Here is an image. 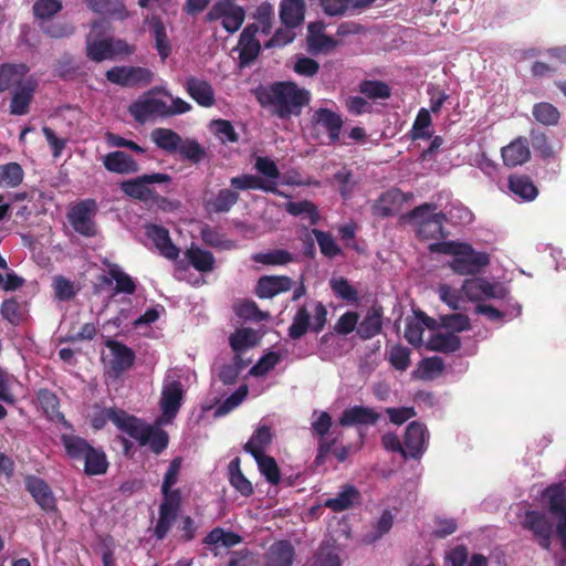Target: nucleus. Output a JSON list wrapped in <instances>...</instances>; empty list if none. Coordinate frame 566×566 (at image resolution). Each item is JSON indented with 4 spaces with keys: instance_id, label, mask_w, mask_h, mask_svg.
<instances>
[{
    "instance_id": "473e14b6",
    "label": "nucleus",
    "mask_w": 566,
    "mask_h": 566,
    "mask_svg": "<svg viewBox=\"0 0 566 566\" xmlns=\"http://www.w3.org/2000/svg\"><path fill=\"white\" fill-rule=\"evenodd\" d=\"M294 555V547L289 541L275 542L265 555V566H292Z\"/></svg>"
},
{
    "instance_id": "c03bdc74",
    "label": "nucleus",
    "mask_w": 566,
    "mask_h": 566,
    "mask_svg": "<svg viewBox=\"0 0 566 566\" xmlns=\"http://www.w3.org/2000/svg\"><path fill=\"white\" fill-rule=\"evenodd\" d=\"M108 274L111 277L103 276V282L109 285L112 284V280H114L116 282L115 293H135L136 283L127 273L123 272L117 264L108 265Z\"/></svg>"
},
{
    "instance_id": "4468645a",
    "label": "nucleus",
    "mask_w": 566,
    "mask_h": 566,
    "mask_svg": "<svg viewBox=\"0 0 566 566\" xmlns=\"http://www.w3.org/2000/svg\"><path fill=\"white\" fill-rule=\"evenodd\" d=\"M312 124L323 128L329 139V144L339 142L344 120L340 114L327 108L318 107L312 115Z\"/></svg>"
},
{
    "instance_id": "0e129e2a",
    "label": "nucleus",
    "mask_w": 566,
    "mask_h": 566,
    "mask_svg": "<svg viewBox=\"0 0 566 566\" xmlns=\"http://www.w3.org/2000/svg\"><path fill=\"white\" fill-rule=\"evenodd\" d=\"M410 350L402 345H395L388 352L389 364L399 371H405L410 366Z\"/></svg>"
},
{
    "instance_id": "2f4dec72",
    "label": "nucleus",
    "mask_w": 566,
    "mask_h": 566,
    "mask_svg": "<svg viewBox=\"0 0 566 566\" xmlns=\"http://www.w3.org/2000/svg\"><path fill=\"white\" fill-rule=\"evenodd\" d=\"M360 500V492L354 485L346 484L335 497L325 500L324 506L331 509L333 512H343L358 504Z\"/></svg>"
},
{
    "instance_id": "f03ea898",
    "label": "nucleus",
    "mask_w": 566,
    "mask_h": 566,
    "mask_svg": "<svg viewBox=\"0 0 566 566\" xmlns=\"http://www.w3.org/2000/svg\"><path fill=\"white\" fill-rule=\"evenodd\" d=\"M436 203H422L402 218L416 226V233L420 240L441 239L446 237L443 224L447 217L443 212H436Z\"/></svg>"
},
{
    "instance_id": "3c124183",
    "label": "nucleus",
    "mask_w": 566,
    "mask_h": 566,
    "mask_svg": "<svg viewBox=\"0 0 566 566\" xmlns=\"http://www.w3.org/2000/svg\"><path fill=\"white\" fill-rule=\"evenodd\" d=\"M241 542L242 537L239 534L232 531H224L221 527H214L203 538V544L206 545H221L227 548L233 547Z\"/></svg>"
},
{
    "instance_id": "6ab92c4d",
    "label": "nucleus",
    "mask_w": 566,
    "mask_h": 566,
    "mask_svg": "<svg viewBox=\"0 0 566 566\" xmlns=\"http://www.w3.org/2000/svg\"><path fill=\"white\" fill-rule=\"evenodd\" d=\"M293 281L286 275H264L255 285V295L259 298H272L292 289Z\"/></svg>"
},
{
    "instance_id": "0eeeda50",
    "label": "nucleus",
    "mask_w": 566,
    "mask_h": 566,
    "mask_svg": "<svg viewBox=\"0 0 566 566\" xmlns=\"http://www.w3.org/2000/svg\"><path fill=\"white\" fill-rule=\"evenodd\" d=\"M96 209L97 203L94 199L81 200L71 207L67 212V219L75 232L88 238L96 234V227L93 220Z\"/></svg>"
},
{
    "instance_id": "e433bc0d",
    "label": "nucleus",
    "mask_w": 566,
    "mask_h": 566,
    "mask_svg": "<svg viewBox=\"0 0 566 566\" xmlns=\"http://www.w3.org/2000/svg\"><path fill=\"white\" fill-rule=\"evenodd\" d=\"M112 38L93 39L86 36V56L88 60L99 63L113 59Z\"/></svg>"
},
{
    "instance_id": "bb28decb",
    "label": "nucleus",
    "mask_w": 566,
    "mask_h": 566,
    "mask_svg": "<svg viewBox=\"0 0 566 566\" xmlns=\"http://www.w3.org/2000/svg\"><path fill=\"white\" fill-rule=\"evenodd\" d=\"M230 186L237 190H262L264 192L282 195L277 189V182L265 180L256 175L243 174L232 177Z\"/></svg>"
},
{
    "instance_id": "bf43d9fd",
    "label": "nucleus",
    "mask_w": 566,
    "mask_h": 566,
    "mask_svg": "<svg viewBox=\"0 0 566 566\" xmlns=\"http://www.w3.org/2000/svg\"><path fill=\"white\" fill-rule=\"evenodd\" d=\"M440 326L449 331V333L465 332L471 329V322L468 315L462 313L448 314L440 316Z\"/></svg>"
},
{
    "instance_id": "ea45409f",
    "label": "nucleus",
    "mask_w": 566,
    "mask_h": 566,
    "mask_svg": "<svg viewBox=\"0 0 566 566\" xmlns=\"http://www.w3.org/2000/svg\"><path fill=\"white\" fill-rule=\"evenodd\" d=\"M61 442L66 454L76 461H82L94 448L86 439L75 434L63 433Z\"/></svg>"
},
{
    "instance_id": "7c9ffc66",
    "label": "nucleus",
    "mask_w": 566,
    "mask_h": 566,
    "mask_svg": "<svg viewBox=\"0 0 566 566\" xmlns=\"http://www.w3.org/2000/svg\"><path fill=\"white\" fill-rule=\"evenodd\" d=\"M185 256L188 263L198 272L210 273L216 268L214 255L196 243H191L185 251Z\"/></svg>"
},
{
    "instance_id": "7ed1b4c3",
    "label": "nucleus",
    "mask_w": 566,
    "mask_h": 566,
    "mask_svg": "<svg viewBox=\"0 0 566 566\" xmlns=\"http://www.w3.org/2000/svg\"><path fill=\"white\" fill-rule=\"evenodd\" d=\"M327 310L322 302H316L313 308V319L311 312L305 305H302L295 312L292 323L287 328V335L291 339L297 340L308 332L318 334L327 323Z\"/></svg>"
},
{
    "instance_id": "5fc2aeb1",
    "label": "nucleus",
    "mask_w": 566,
    "mask_h": 566,
    "mask_svg": "<svg viewBox=\"0 0 566 566\" xmlns=\"http://www.w3.org/2000/svg\"><path fill=\"white\" fill-rule=\"evenodd\" d=\"M177 153H179L184 159H187L192 164H199L207 157L205 147H202L198 140L192 138L181 139L180 147L177 149Z\"/></svg>"
},
{
    "instance_id": "de8ad7c7",
    "label": "nucleus",
    "mask_w": 566,
    "mask_h": 566,
    "mask_svg": "<svg viewBox=\"0 0 566 566\" xmlns=\"http://www.w3.org/2000/svg\"><path fill=\"white\" fill-rule=\"evenodd\" d=\"M82 461L84 472L90 476L105 474L108 469L107 457L101 448H93Z\"/></svg>"
},
{
    "instance_id": "39448f33",
    "label": "nucleus",
    "mask_w": 566,
    "mask_h": 566,
    "mask_svg": "<svg viewBox=\"0 0 566 566\" xmlns=\"http://www.w3.org/2000/svg\"><path fill=\"white\" fill-rule=\"evenodd\" d=\"M156 94L171 97V93L165 86H155L129 105V114L139 124H144L155 116L166 118L165 101L157 98Z\"/></svg>"
},
{
    "instance_id": "f704fd0d",
    "label": "nucleus",
    "mask_w": 566,
    "mask_h": 566,
    "mask_svg": "<svg viewBox=\"0 0 566 566\" xmlns=\"http://www.w3.org/2000/svg\"><path fill=\"white\" fill-rule=\"evenodd\" d=\"M240 195L234 189L223 188L218 193L205 201V208L208 212L226 213L239 201Z\"/></svg>"
},
{
    "instance_id": "37998d69",
    "label": "nucleus",
    "mask_w": 566,
    "mask_h": 566,
    "mask_svg": "<svg viewBox=\"0 0 566 566\" xmlns=\"http://www.w3.org/2000/svg\"><path fill=\"white\" fill-rule=\"evenodd\" d=\"M544 496L547 499L549 512L553 515H566V489L562 483L552 484L544 491Z\"/></svg>"
},
{
    "instance_id": "cd10ccee",
    "label": "nucleus",
    "mask_w": 566,
    "mask_h": 566,
    "mask_svg": "<svg viewBox=\"0 0 566 566\" xmlns=\"http://www.w3.org/2000/svg\"><path fill=\"white\" fill-rule=\"evenodd\" d=\"M503 163L506 167L513 168L528 161L531 151L528 142L524 137H517L501 150Z\"/></svg>"
},
{
    "instance_id": "393cba45",
    "label": "nucleus",
    "mask_w": 566,
    "mask_h": 566,
    "mask_svg": "<svg viewBox=\"0 0 566 566\" xmlns=\"http://www.w3.org/2000/svg\"><path fill=\"white\" fill-rule=\"evenodd\" d=\"M133 415L117 408H102L95 411L91 418V426L95 430L103 429L108 421H112L120 431L125 432L128 420Z\"/></svg>"
},
{
    "instance_id": "6e6d98bb",
    "label": "nucleus",
    "mask_w": 566,
    "mask_h": 566,
    "mask_svg": "<svg viewBox=\"0 0 566 566\" xmlns=\"http://www.w3.org/2000/svg\"><path fill=\"white\" fill-rule=\"evenodd\" d=\"M285 210L292 216H305L308 218L311 224H316L319 220L317 207L308 201H289L285 203Z\"/></svg>"
},
{
    "instance_id": "c756f323",
    "label": "nucleus",
    "mask_w": 566,
    "mask_h": 566,
    "mask_svg": "<svg viewBox=\"0 0 566 566\" xmlns=\"http://www.w3.org/2000/svg\"><path fill=\"white\" fill-rule=\"evenodd\" d=\"M305 11L304 0H282L280 3V20L285 28L295 29L304 22Z\"/></svg>"
},
{
    "instance_id": "a211bd4d",
    "label": "nucleus",
    "mask_w": 566,
    "mask_h": 566,
    "mask_svg": "<svg viewBox=\"0 0 566 566\" xmlns=\"http://www.w3.org/2000/svg\"><path fill=\"white\" fill-rule=\"evenodd\" d=\"M187 94L201 107H212L216 104L214 90L212 85L196 76H189L184 83Z\"/></svg>"
},
{
    "instance_id": "dca6fc26",
    "label": "nucleus",
    "mask_w": 566,
    "mask_h": 566,
    "mask_svg": "<svg viewBox=\"0 0 566 566\" xmlns=\"http://www.w3.org/2000/svg\"><path fill=\"white\" fill-rule=\"evenodd\" d=\"M106 346L111 349L113 356L109 368L116 377L133 367L136 355L132 348L114 339H108Z\"/></svg>"
},
{
    "instance_id": "4c0bfd02",
    "label": "nucleus",
    "mask_w": 566,
    "mask_h": 566,
    "mask_svg": "<svg viewBox=\"0 0 566 566\" xmlns=\"http://www.w3.org/2000/svg\"><path fill=\"white\" fill-rule=\"evenodd\" d=\"M34 90L35 87L31 83L19 85L15 88L10 104V113L12 115H25L29 113Z\"/></svg>"
},
{
    "instance_id": "338daca9",
    "label": "nucleus",
    "mask_w": 566,
    "mask_h": 566,
    "mask_svg": "<svg viewBox=\"0 0 566 566\" xmlns=\"http://www.w3.org/2000/svg\"><path fill=\"white\" fill-rule=\"evenodd\" d=\"M237 315L245 321L262 322L269 317L266 312H262L254 301L245 300L237 307Z\"/></svg>"
},
{
    "instance_id": "052dcab7",
    "label": "nucleus",
    "mask_w": 566,
    "mask_h": 566,
    "mask_svg": "<svg viewBox=\"0 0 566 566\" xmlns=\"http://www.w3.org/2000/svg\"><path fill=\"white\" fill-rule=\"evenodd\" d=\"M274 18L273 7L269 2L261 3L253 13L254 23L259 25V32L269 35L272 31Z\"/></svg>"
},
{
    "instance_id": "f3484780",
    "label": "nucleus",
    "mask_w": 566,
    "mask_h": 566,
    "mask_svg": "<svg viewBox=\"0 0 566 566\" xmlns=\"http://www.w3.org/2000/svg\"><path fill=\"white\" fill-rule=\"evenodd\" d=\"M184 398L182 384L179 380L167 381L163 386L160 409L167 419H172L178 413Z\"/></svg>"
},
{
    "instance_id": "9b49d317",
    "label": "nucleus",
    "mask_w": 566,
    "mask_h": 566,
    "mask_svg": "<svg viewBox=\"0 0 566 566\" xmlns=\"http://www.w3.org/2000/svg\"><path fill=\"white\" fill-rule=\"evenodd\" d=\"M153 75L150 70L142 66H114L105 74L107 81L123 87L148 84Z\"/></svg>"
},
{
    "instance_id": "58836bf2",
    "label": "nucleus",
    "mask_w": 566,
    "mask_h": 566,
    "mask_svg": "<svg viewBox=\"0 0 566 566\" xmlns=\"http://www.w3.org/2000/svg\"><path fill=\"white\" fill-rule=\"evenodd\" d=\"M509 189L524 201H532L538 195L537 187L526 175H511L509 177Z\"/></svg>"
},
{
    "instance_id": "69168bd1",
    "label": "nucleus",
    "mask_w": 566,
    "mask_h": 566,
    "mask_svg": "<svg viewBox=\"0 0 566 566\" xmlns=\"http://www.w3.org/2000/svg\"><path fill=\"white\" fill-rule=\"evenodd\" d=\"M60 0H36L33 4V14L36 19L49 20L62 10Z\"/></svg>"
},
{
    "instance_id": "ddd939ff",
    "label": "nucleus",
    "mask_w": 566,
    "mask_h": 566,
    "mask_svg": "<svg viewBox=\"0 0 566 566\" xmlns=\"http://www.w3.org/2000/svg\"><path fill=\"white\" fill-rule=\"evenodd\" d=\"M412 197V193H405L398 188H392L384 193L373 205V214L380 218H388L396 214L401 206Z\"/></svg>"
},
{
    "instance_id": "c9c22d12",
    "label": "nucleus",
    "mask_w": 566,
    "mask_h": 566,
    "mask_svg": "<svg viewBox=\"0 0 566 566\" xmlns=\"http://www.w3.org/2000/svg\"><path fill=\"white\" fill-rule=\"evenodd\" d=\"M146 23L149 24L153 31L155 48L158 52V55L164 61L171 53V44L167 36L166 27L158 15H151L146 20Z\"/></svg>"
},
{
    "instance_id": "f257e3e1",
    "label": "nucleus",
    "mask_w": 566,
    "mask_h": 566,
    "mask_svg": "<svg viewBox=\"0 0 566 566\" xmlns=\"http://www.w3.org/2000/svg\"><path fill=\"white\" fill-rule=\"evenodd\" d=\"M252 94L261 108L283 120L301 116L312 99L311 92L293 81L260 84L252 90Z\"/></svg>"
},
{
    "instance_id": "4d7b16f0",
    "label": "nucleus",
    "mask_w": 566,
    "mask_h": 566,
    "mask_svg": "<svg viewBox=\"0 0 566 566\" xmlns=\"http://www.w3.org/2000/svg\"><path fill=\"white\" fill-rule=\"evenodd\" d=\"M254 460L266 481L272 485H277L281 481V472L275 459L264 453L260 457L258 455Z\"/></svg>"
},
{
    "instance_id": "5701e85b",
    "label": "nucleus",
    "mask_w": 566,
    "mask_h": 566,
    "mask_svg": "<svg viewBox=\"0 0 566 566\" xmlns=\"http://www.w3.org/2000/svg\"><path fill=\"white\" fill-rule=\"evenodd\" d=\"M415 314L416 318H407L406 321L405 338L410 345L419 347L422 344L424 327L433 329L437 326V322L422 311H418Z\"/></svg>"
},
{
    "instance_id": "a19ab883",
    "label": "nucleus",
    "mask_w": 566,
    "mask_h": 566,
    "mask_svg": "<svg viewBox=\"0 0 566 566\" xmlns=\"http://www.w3.org/2000/svg\"><path fill=\"white\" fill-rule=\"evenodd\" d=\"M461 338L453 333H438L430 337L427 347L432 352L451 354L461 348Z\"/></svg>"
},
{
    "instance_id": "774afa93",
    "label": "nucleus",
    "mask_w": 566,
    "mask_h": 566,
    "mask_svg": "<svg viewBox=\"0 0 566 566\" xmlns=\"http://www.w3.org/2000/svg\"><path fill=\"white\" fill-rule=\"evenodd\" d=\"M177 516H178V513L167 511L166 507L164 510L159 509V517H158L156 526L154 528V536L158 541H163L164 538H166L171 526L176 522Z\"/></svg>"
},
{
    "instance_id": "c85d7f7f",
    "label": "nucleus",
    "mask_w": 566,
    "mask_h": 566,
    "mask_svg": "<svg viewBox=\"0 0 566 566\" xmlns=\"http://www.w3.org/2000/svg\"><path fill=\"white\" fill-rule=\"evenodd\" d=\"M104 167L115 174L128 175L139 171V165L137 161L127 153L122 150H115L106 154L103 157Z\"/></svg>"
},
{
    "instance_id": "864d4df0",
    "label": "nucleus",
    "mask_w": 566,
    "mask_h": 566,
    "mask_svg": "<svg viewBox=\"0 0 566 566\" xmlns=\"http://www.w3.org/2000/svg\"><path fill=\"white\" fill-rule=\"evenodd\" d=\"M532 114L534 118L545 126H555L558 124L559 111L551 103L541 102L533 106Z\"/></svg>"
},
{
    "instance_id": "49530a36",
    "label": "nucleus",
    "mask_w": 566,
    "mask_h": 566,
    "mask_svg": "<svg viewBox=\"0 0 566 566\" xmlns=\"http://www.w3.org/2000/svg\"><path fill=\"white\" fill-rule=\"evenodd\" d=\"M230 484L243 496L253 494L252 483L244 476L240 468V459L237 457L228 465Z\"/></svg>"
},
{
    "instance_id": "412c9836",
    "label": "nucleus",
    "mask_w": 566,
    "mask_h": 566,
    "mask_svg": "<svg viewBox=\"0 0 566 566\" xmlns=\"http://www.w3.org/2000/svg\"><path fill=\"white\" fill-rule=\"evenodd\" d=\"M428 436L427 428L419 421H412L407 426L403 444L407 458L418 459L424 449Z\"/></svg>"
},
{
    "instance_id": "1a4fd4ad",
    "label": "nucleus",
    "mask_w": 566,
    "mask_h": 566,
    "mask_svg": "<svg viewBox=\"0 0 566 566\" xmlns=\"http://www.w3.org/2000/svg\"><path fill=\"white\" fill-rule=\"evenodd\" d=\"M171 181V177L167 174L154 172L138 176L134 179L125 180L120 184L122 191L137 200L146 201L151 198L153 191L148 187L150 184H167Z\"/></svg>"
},
{
    "instance_id": "72a5a7b5",
    "label": "nucleus",
    "mask_w": 566,
    "mask_h": 566,
    "mask_svg": "<svg viewBox=\"0 0 566 566\" xmlns=\"http://www.w3.org/2000/svg\"><path fill=\"white\" fill-rule=\"evenodd\" d=\"M86 6L95 13L108 15L116 20H126L129 17L122 0H84Z\"/></svg>"
},
{
    "instance_id": "603ef678",
    "label": "nucleus",
    "mask_w": 566,
    "mask_h": 566,
    "mask_svg": "<svg viewBox=\"0 0 566 566\" xmlns=\"http://www.w3.org/2000/svg\"><path fill=\"white\" fill-rule=\"evenodd\" d=\"M329 286L334 295L343 301L355 304L359 301V294L355 286L343 276L334 277L329 281Z\"/></svg>"
},
{
    "instance_id": "a878e982",
    "label": "nucleus",
    "mask_w": 566,
    "mask_h": 566,
    "mask_svg": "<svg viewBox=\"0 0 566 566\" xmlns=\"http://www.w3.org/2000/svg\"><path fill=\"white\" fill-rule=\"evenodd\" d=\"M380 419V413L369 407L354 406L343 411L339 423L343 427L357 424L374 426Z\"/></svg>"
},
{
    "instance_id": "4be33fe9",
    "label": "nucleus",
    "mask_w": 566,
    "mask_h": 566,
    "mask_svg": "<svg viewBox=\"0 0 566 566\" xmlns=\"http://www.w3.org/2000/svg\"><path fill=\"white\" fill-rule=\"evenodd\" d=\"M27 490L36 504L45 512L56 511V499L50 485L42 479L30 476L27 480Z\"/></svg>"
},
{
    "instance_id": "79ce46f5",
    "label": "nucleus",
    "mask_w": 566,
    "mask_h": 566,
    "mask_svg": "<svg viewBox=\"0 0 566 566\" xmlns=\"http://www.w3.org/2000/svg\"><path fill=\"white\" fill-rule=\"evenodd\" d=\"M156 146L168 154L177 153L180 147L181 136L170 128H155L150 134Z\"/></svg>"
},
{
    "instance_id": "a18cd8bd",
    "label": "nucleus",
    "mask_w": 566,
    "mask_h": 566,
    "mask_svg": "<svg viewBox=\"0 0 566 566\" xmlns=\"http://www.w3.org/2000/svg\"><path fill=\"white\" fill-rule=\"evenodd\" d=\"M272 441L271 428L268 426L259 427L250 440L243 446L245 452L250 453L253 458L264 454V449Z\"/></svg>"
},
{
    "instance_id": "2eb2a0df",
    "label": "nucleus",
    "mask_w": 566,
    "mask_h": 566,
    "mask_svg": "<svg viewBox=\"0 0 566 566\" xmlns=\"http://www.w3.org/2000/svg\"><path fill=\"white\" fill-rule=\"evenodd\" d=\"M259 33V25L256 23H249L241 32L239 38V60L242 66L250 65L261 52V43L256 39Z\"/></svg>"
},
{
    "instance_id": "6e6552de",
    "label": "nucleus",
    "mask_w": 566,
    "mask_h": 566,
    "mask_svg": "<svg viewBox=\"0 0 566 566\" xmlns=\"http://www.w3.org/2000/svg\"><path fill=\"white\" fill-rule=\"evenodd\" d=\"M490 264L486 252L475 251L471 244L469 249H461V253L450 262L452 271L460 275H476Z\"/></svg>"
},
{
    "instance_id": "20e7f679",
    "label": "nucleus",
    "mask_w": 566,
    "mask_h": 566,
    "mask_svg": "<svg viewBox=\"0 0 566 566\" xmlns=\"http://www.w3.org/2000/svg\"><path fill=\"white\" fill-rule=\"evenodd\" d=\"M125 433L136 440L140 447H148L155 454L163 453L169 443V436L164 429L151 426L135 416L128 420Z\"/></svg>"
},
{
    "instance_id": "b1692460",
    "label": "nucleus",
    "mask_w": 566,
    "mask_h": 566,
    "mask_svg": "<svg viewBox=\"0 0 566 566\" xmlns=\"http://www.w3.org/2000/svg\"><path fill=\"white\" fill-rule=\"evenodd\" d=\"M147 237L154 242L159 253L168 260L176 261L179 256V248H177L169 235V231L158 224H150L146 230Z\"/></svg>"
},
{
    "instance_id": "9d476101",
    "label": "nucleus",
    "mask_w": 566,
    "mask_h": 566,
    "mask_svg": "<svg viewBox=\"0 0 566 566\" xmlns=\"http://www.w3.org/2000/svg\"><path fill=\"white\" fill-rule=\"evenodd\" d=\"M523 528L532 532L541 548L548 551L554 534L552 521L542 512L527 511L522 522Z\"/></svg>"
},
{
    "instance_id": "423d86ee",
    "label": "nucleus",
    "mask_w": 566,
    "mask_h": 566,
    "mask_svg": "<svg viewBox=\"0 0 566 566\" xmlns=\"http://www.w3.org/2000/svg\"><path fill=\"white\" fill-rule=\"evenodd\" d=\"M207 22L221 20L222 28L229 33H235L245 19V10L235 0H218L206 14Z\"/></svg>"
},
{
    "instance_id": "8fccbe9b",
    "label": "nucleus",
    "mask_w": 566,
    "mask_h": 566,
    "mask_svg": "<svg viewBox=\"0 0 566 566\" xmlns=\"http://www.w3.org/2000/svg\"><path fill=\"white\" fill-rule=\"evenodd\" d=\"M251 259L255 263L270 266L286 265L294 260L293 254L283 249H274L268 252L254 253Z\"/></svg>"
},
{
    "instance_id": "13d9d810",
    "label": "nucleus",
    "mask_w": 566,
    "mask_h": 566,
    "mask_svg": "<svg viewBox=\"0 0 566 566\" xmlns=\"http://www.w3.org/2000/svg\"><path fill=\"white\" fill-rule=\"evenodd\" d=\"M23 176V169L18 163H8L0 166V185L15 188L22 184Z\"/></svg>"
},
{
    "instance_id": "f8f14e48",
    "label": "nucleus",
    "mask_w": 566,
    "mask_h": 566,
    "mask_svg": "<svg viewBox=\"0 0 566 566\" xmlns=\"http://www.w3.org/2000/svg\"><path fill=\"white\" fill-rule=\"evenodd\" d=\"M332 423V417L326 411H322L317 419L312 422V433L318 438L317 453L314 459L316 467L325 464L332 448L337 443V438L328 439L326 437L331 430Z\"/></svg>"
},
{
    "instance_id": "e2e57ef3",
    "label": "nucleus",
    "mask_w": 566,
    "mask_h": 566,
    "mask_svg": "<svg viewBox=\"0 0 566 566\" xmlns=\"http://www.w3.org/2000/svg\"><path fill=\"white\" fill-rule=\"evenodd\" d=\"M230 346L233 352L239 353L256 344L255 332L252 328H240L230 336Z\"/></svg>"
},
{
    "instance_id": "09e8293b",
    "label": "nucleus",
    "mask_w": 566,
    "mask_h": 566,
    "mask_svg": "<svg viewBox=\"0 0 566 566\" xmlns=\"http://www.w3.org/2000/svg\"><path fill=\"white\" fill-rule=\"evenodd\" d=\"M358 92L371 101L388 99L391 96L390 86L380 80H364L358 85Z\"/></svg>"
},
{
    "instance_id": "680f3d73",
    "label": "nucleus",
    "mask_w": 566,
    "mask_h": 566,
    "mask_svg": "<svg viewBox=\"0 0 566 566\" xmlns=\"http://www.w3.org/2000/svg\"><path fill=\"white\" fill-rule=\"evenodd\" d=\"M313 234L315 235L321 253L324 256L333 259L342 253V249L337 245L329 232L313 229Z\"/></svg>"
},
{
    "instance_id": "aec40b11",
    "label": "nucleus",
    "mask_w": 566,
    "mask_h": 566,
    "mask_svg": "<svg viewBox=\"0 0 566 566\" xmlns=\"http://www.w3.org/2000/svg\"><path fill=\"white\" fill-rule=\"evenodd\" d=\"M384 308L379 304L371 305L364 318L357 326V336L363 340H368L382 332Z\"/></svg>"
}]
</instances>
